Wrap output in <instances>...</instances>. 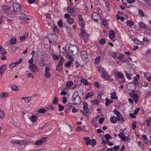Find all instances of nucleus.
Returning <instances> with one entry per match:
<instances>
[{
  "mask_svg": "<svg viewBox=\"0 0 151 151\" xmlns=\"http://www.w3.org/2000/svg\"><path fill=\"white\" fill-rule=\"evenodd\" d=\"M72 100L74 102L75 105L80 104L81 102V100L79 96L78 91L74 92L72 97Z\"/></svg>",
  "mask_w": 151,
  "mask_h": 151,
  "instance_id": "nucleus-1",
  "label": "nucleus"
},
{
  "mask_svg": "<svg viewBox=\"0 0 151 151\" xmlns=\"http://www.w3.org/2000/svg\"><path fill=\"white\" fill-rule=\"evenodd\" d=\"M92 18L93 20L95 22H98V21H99L100 22H101L99 15L97 12H93L92 14Z\"/></svg>",
  "mask_w": 151,
  "mask_h": 151,
  "instance_id": "nucleus-2",
  "label": "nucleus"
},
{
  "mask_svg": "<svg viewBox=\"0 0 151 151\" xmlns=\"http://www.w3.org/2000/svg\"><path fill=\"white\" fill-rule=\"evenodd\" d=\"M13 10L15 14H17L21 10V7L19 4L17 3H14L12 5Z\"/></svg>",
  "mask_w": 151,
  "mask_h": 151,
  "instance_id": "nucleus-3",
  "label": "nucleus"
},
{
  "mask_svg": "<svg viewBox=\"0 0 151 151\" xmlns=\"http://www.w3.org/2000/svg\"><path fill=\"white\" fill-rule=\"evenodd\" d=\"M81 35L82 36L83 39L85 42H86L88 40V38L89 37L88 34L85 31V30L83 29H81Z\"/></svg>",
  "mask_w": 151,
  "mask_h": 151,
  "instance_id": "nucleus-4",
  "label": "nucleus"
},
{
  "mask_svg": "<svg viewBox=\"0 0 151 151\" xmlns=\"http://www.w3.org/2000/svg\"><path fill=\"white\" fill-rule=\"evenodd\" d=\"M29 68L33 73L36 72L38 71V68L37 66L34 64L30 65Z\"/></svg>",
  "mask_w": 151,
  "mask_h": 151,
  "instance_id": "nucleus-5",
  "label": "nucleus"
},
{
  "mask_svg": "<svg viewBox=\"0 0 151 151\" xmlns=\"http://www.w3.org/2000/svg\"><path fill=\"white\" fill-rule=\"evenodd\" d=\"M81 57L83 60L88 59V55L87 52L85 50H82L80 52Z\"/></svg>",
  "mask_w": 151,
  "mask_h": 151,
  "instance_id": "nucleus-6",
  "label": "nucleus"
},
{
  "mask_svg": "<svg viewBox=\"0 0 151 151\" xmlns=\"http://www.w3.org/2000/svg\"><path fill=\"white\" fill-rule=\"evenodd\" d=\"M47 140L46 138H43L42 139L36 141L35 142V145L38 146L42 145L44 142H45Z\"/></svg>",
  "mask_w": 151,
  "mask_h": 151,
  "instance_id": "nucleus-7",
  "label": "nucleus"
},
{
  "mask_svg": "<svg viewBox=\"0 0 151 151\" xmlns=\"http://www.w3.org/2000/svg\"><path fill=\"white\" fill-rule=\"evenodd\" d=\"M50 68L48 67H46L45 69V76L47 78H49L51 76V75L50 73Z\"/></svg>",
  "mask_w": 151,
  "mask_h": 151,
  "instance_id": "nucleus-8",
  "label": "nucleus"
},
{
  "mask_svg": "<svg viewBox=\"0 0 151 151\" xmlns=\"http://www.w3.org/2000/svg\"><path fill=\"white\" fill-rule=\"evenodd\" d=\"M69 50L72 53L76 54L78 52L77 48V47L73 45L69 48Z\"/></svg>",
  "mask_w": 151,
  "mask_h": 151,
  "instance_id": "nucleus-9",
  "label": "nucleus"
},
{
  "mask_svg": "<svg viewBox=\"0 0 151 151\" xmlns=\"http://www.w3.org/2000/svg\"><path fill=\"white\" fill-rule=\"evenodd\" d=\"M101 76L106 80H108L110 79L109 76L107 75L106 71L101 74Z\"/></svg>",
  "mask_w": 151,
  "mask_h": 151,
  "instance_id": "nucleus-10",
  "label": "nucleus"
},
{
  "mask_svg": "<svg viewBox=\"0 0 151 151\" xmlns=\"http://www.w3.org/2000/svg\"><path fill=\"white\" fill-rule=\"evenodd\" d=\"M22 142L21 140H17L16 141H14L13 140L10 141V143L13 145H15L16 144L20 145H22Z\"/></svg>",
  "mask_w": 151,
  "mask_h": 151,
  "instance_id": "nucleus-11",
  "label": "nucleus"
},
{
  "mask_svg": "<svg viewBox=\"0 0 151 151\" xmlns=\"http://www.w3.org/2000/svg\"><path fill=\"white\" fill-rule=\"evenodd\" d=\"M139 78V75H137L134 77L133 82H131L130 83H132L135 85L138 81Z\"/></svg>",
  "mask_w": 151,
  "mask_h": 151,
  "instance_id": "nucleus-12",
  "label": "nucleus"
},
{
  "mask_svg": "<svg viewBox=\"0 0 151 151\" xmlns=\"http://www.w3.org/2000/svg\"><path fill=\"white\" fill-rule=\"evenodd\" d=\"M6 65H3L0 67V77L1 76L3 72L6 70Z\"/></svg>",
  "mask_w": 151,
  "mask_h": 151,
  "instance_id": "nucleus-13",
  "label": "nucleus"
},
{
  "mask_svg": "<svg viewBox=\"0 0 151 151\" xmlns=\"http://www.w3.org/2000/svg\"><path fill=\"white\" fill-rule=\"evenodd\" d=\"M79 25L82 28V29L84 27L85 23L84 21L83 20L82 18L81 17V18H80L79 19Z\"/></svg>",
  "mask_w": 151,
  "mask_h": 151,
  "instance_id": "nucleus-14",
  "label": "nucleus"
},
{
  "mask_svg": "<svg viewBox=\"0 0 151 151\" xmlns=\"http://www.w3.org/2000/svg\"><path fill=\"white\" fill-rule=\"evenodd\" d=\"M88 143V145L89 144L93 146H94L95 145H96V140L94 139H90Z\"/></svg>",
  "mask_w": 151,
  "mask_h": 151,
  "instance_id": "nucleus-15",
  "label": "nucleus"
},
{
  "mask_svg": "<svg viewBox=\"0 0 151 151\" xmlns=\"http://www.w3.org/2000/svg\"><path fill=\"white\" fill-rule=\"evenodd\" d=\"M19 18L23 19L24 21H26L27 19V17L23 14L20 13L19 14Z\"/></svg>",
  "mask_w": 151,
  "mask_h": 151,
  "instance_id": "nucleus-16",
  "label": "nucleus"
},
{
  "mask_svg": "<svg viewBox=\"0 0 151 151\" xmlns=\"http://www.w3.org/2000/svg\"><path fill=\"white\" fill-rule=\"evenodd\" d=\"M121 138V139L124 141H125L126 139L125 137L124 133L123 132V131L122 130V132H121L118 135Z\"/></svg>",
  "mask_w": 151,
  "mask_h": 151,
  "instance_id": "nucleus-17",
  "label": "nucleus"
},
{
  "mask_svg": "<svg viewBox=\"0 0 151 151\" xmlns=\"http://www.w3.org/2000/svg\"><path fill=\"white\" fill-rule=\"evenodd\" d=\"M110 121L113 124L116 123L118 120L117 117L115 116H112L110 118Z\"/></svg>",
  "mask_w": 151,
  "mask_h": 151,
  "instance_id": "nucleus-18",
  "label": "nucleus"
},
{
  "mask_svg": "<svg viewBox=\"0 0 151 151\" xmlns=\"http://www.w3.org/2000/svg\"><path fill=\"white\" fill-rule=\"evenodd\" d=\"M37 117L36 115H32L30 118V119L31 121L34 123L37 121Z\"/></svg>",
  "mask_w": 151,
  "mask_h": 151,
  "instance_id": "nucleus-19",
  "label": "nucleus"
},
{
  "mask_svg": "<svg viewBox=\"0 0 151 151\" xmlns=\"http://www.w3.org/2000/svg\"><path fill=\"white\" fill-rule=\"evenodd\" d=\"M91 102L93 104L96 105L98 106L99 105V101L98 99L92 100L91 101Z\"/></svg>",
  "mask_w": 151,
  "mask_h": 151,
  "instance_id": "nucleus-20",
  "label": "nucleus"
},
{
  "mask_svg": "<svg viewBox=\"0 0 151 151\" xmlns=\"http://www.w3.org/2000/svg\"><path fill=\"white\" fill-rule=\"evenodd\" d=\"M111 98L112 99H117L118 97L116 96V93L115 92H114L112 93H111Z\"/></svg>",
  "mask_w": 151,
  "mask_h": 151,
  "instance_id": "nucleus-21",
  "label": "nucleus"
},
{
  "mask_svg": "<svg viewBox=\"0 0 151 151\" xmlns=\"http://www.w3.org/2000/svg\"><path fill=\"white\" fill-rule=\"evenodd\" d=\"M0 53L2 55H5L6 53V51L2 46H0Z\"/></svg>",
  "mask_w": 151,
  "mask_h": 151,
  "instance_id": "nucleus-22",
  "label": "nucleus"
},
{
  "mask_svg": "<svg viewBox=\"0 0 151 151\" xmlns=\"http://www.w3.org/2000/svg\"><path fill=\"white\" fill-rule=\"evenodd\" d=\"M109 35V37L111 39H113L115 37V33L113 31H110Z\"/></svg>",
  "mask_w": 151,
  "mask_h": 151,
  "instance_id": "nucleus-23",
  "label": "nucleus"
},
{
  "mask_svg": "<svg viewBox=\"0 0 151 151\" xmlns=\"http://www.w3.org/2000/svg\"><path fill=\"white\" fill-rule=\"evenodd\" d=\"M8 95V93L6 92H3L0 94V98L2 99L7 97Z\"/></svg>",
  "mask_w": 151,
  "mask_h": 151,
  "instance_id": "nucleus-24",
  "label": "nucleus"
},
{
  "mask_svg": "<svg viewBox=\"0 0 151 151\" xmlns=\"http://www.w3.org/2000/svg\"><path fill=\"white\" fill-rule=\"evenodd\" d=\"M106 103L105 105L106 106H108L109 104L113 102V101L109 100L107 98L105 99Z\"/></svg>",
  "mask_w": 151,
  "mask_h": 151,
  "instance_id": "nucleus-25",
  "label": "nucleus"
},
{
  "mask_svg": "<svg viewBox=\"0 0 151 151\" xmlns=\"http://www.w3.org/2000/svg\"><path fill=\"white\" fill-rule=\"evenodd\" d=\"M51 40H52L53 42H55L57 40V37L55 35L53 34L51 35Z\"/></svg>",
  "mask_w": 151,
  "mask_h": 151,
  "instance_id": "nucleus-26",
  "label": "nucleus"
},
{
  "mask_svg": "<svg viewBox=\"0 0 151 151\" xmlns=\"http://www.w3.org/2000/svg\"><path fill=\"white\" fill-rule=\"evenodd\" d=\"M101 58L100 56H99L96 57L95 60V63L96 64L98 65L100 61Z\"/></svg>",
  "mask_w": 151,
  "mask_h": 151,
  "instance_id": "nucleus-27",
  "label": "nucleus"
},
{
  "mask_svg": "<svg viewBox=\"0 0 151 151\" xmlns=\"http://www.w3.org/2000/svg\"><path fill=\"white\" fill-rule=\"evenodd\" d=\"M134 24V22L131 20H128L127 22V24L130 27H131Z\"/></svg>",
  "mask_w": 151,
  "mask_h": 151,
  "instance_id": "nucleus-28",
  "label": "nucleus"
},
{
  "mask_svg": "<svg viewBox=\"0 0 151 151\" xmlns=\"http://www.w3.org/2000/svg\"><path fill=\"white\" fill-rule=\"evenodd\" d=\"M12 89L16 91H17L19 90L17 86L15 85H14L12 86Z\"/></svg>",
  "mask_w": 151,
  "mask_h": 151,
  "instance_id": "nucleus-29",
  "label": "nucleus"
},
{
  "mask_svg": "<svg viewBox=\"0 0 151 151\" xmlns=\"http://www.w3.org/2000/svg\"><path fill=\"white\" fill-rule=\"evenodd\" d=\"M139 27L141 28L145 29V25L142 22H140L139 23Z\"/></svg>",
  "mask_w": 151,
  "mask_h": 151,
  "instance_id": "nucleus-30",
  "label": "nucleus"
},
{
  "mask_svg": "<svg viewBox=\"0 0 151 151\" xmlns=\"http://www.w3.org/2000/svg\"><path fill=\"white\" fill-rule=\"evenodd\" d=\"M81 82L86 85H87L88 84V82L84 78L81 79Z\"/></svg>",
  "mask_w": 151,
  "mask_h": 151,
  "instance_id": "nucleus-31",
  "label": "nucleus"
},
{
  "mask_svg": "<svg viewBox=\"0 0 151 151\" xmlns=\"http://www.w3.org/2000/svg\"><path fill=\"white\" fill-rule=\"evenodd\" d=\"M94 94V93L93 92L88 93L85 97V99H88V98L90 96H93Z\"/></svg>",
  "mask_w": 151,
  "mask_h": 151,
  "instance_id": "nucleus-32",
  "label": "nucleus"
},
{
  "mask_svg": "<svg viewBox=\"0 0 151 151\" xmlns=\"http://www.w3.org/2000/svg\"><path fill=\"white\" fill-rule=\"evenodd\" d=\"M98 70L101 73H103V72H104L106 71V70H105L104 68L101 67H100L98 68Z\"/></svg>",
  "mask_w": 151,
  "mask_h": 151,
  "instance_id": "nucleus-33",
  "label": "nucleus"
},
{
  "mask_svg": "<svg viewBox=\"0 0 151 151\" xmlns=\"http://www.w3.org/2000/svg\"><path fill=\"white\" fill-rule=\"evenodd\" d=\"M21 141L22 142V145L23 144L24 145L28 144L29 143V142L27 140H21Z\"/></svg>",
  "mask_w": 151,
  "mask_h": 151,
  "instance_id": "nucleus-34",
  "label": "nucleus"
},
{
  "mask_svg": "<svg viewBox=\"0 0 151 151\" xmlns=\"http://www.w3.org/2000/svg\"><path fill=\"white\" fill-rule=\"evenodd\" d=\"M133 100L136 103H137L138 99V96L137 95H133Z\"/></svg>",
  "mask_w": 151,
  "mask_h": 151,
  "instance_id": "nucleus-35",
  "label": "nucleus"
},
{
  "mask_svg": "<svg viewBox=\"0 0 151 151\" xmlns=\"http://www.w3.org/2000/svg\"><path fill=\"white\" fill-rule=\"evenodd\" d=\"M80 111L81 112L83 113L84 115L87 116H88L89 115V113L87 111L82 110H81Z\"/></svg>",
  "mask_w": 151,
  "mask_h": 151,
  "instance_id": "nucleus-36",
  "label": "nucleus"
},
{
  "mask_svg": "<svg viewBox=\"0 0 151 151\" xmlns=\"http://www.w3.org/2000/svg\"><path fill=\"white\" fill-rule=\"evenodd\" d=\"M16 39L13 38L11 39L10 42L11 44L13 45L16 43Z\"/></svg>",
  "mask_w": 151,
  "mask_h": 151,
  "instance_id": "nucleus-37",
  "label": "nucleus"
},
{
  "mask_svg": "<svg viewBox=\"0 0 151 151\" xmlns=\"http://www.w3.org/2000/svg\"><path fill=\"white\" fill-rule=\"evenodd\" d=\"M46 110L44 108L39 109L38 110V112L39 113H43L46 111Z\"/></svg>",
  "mask_w": 151,
  "mask_h": 151,
  "instance_id": "nucleus-38",
  "label": "nucleus"
},
{
  "mask_svg": "<svg viewBox=\"0 0 151 151\" xmlns=\"http://www.w3.org/2000/svg\"><path fill=\"white\" fill-rule=\"evenodd\" d=\"M73 84V82L72 81H68L67 82L66 86L67 87H70Z\"/></svg>",
  "mask_w": 151,
  "mask_h": 151,
  "instance_id": "nucleus-39",
  "label": "nucleus"
},
{
  "mask_svg": "<svg viewBox=\"0 0 151 151\" xmlns=\"http://www.w3.org/2000/svg\"><path fill=\"white\" fill-rule=\"evenodd\" d=\"M83 109L84 110H87L88 108V104L87 103L84 102H83Z\"/></svg>",
  "mask_w": 151,
  "mask_h": 151,
  "instance_id": "nucleus-40",
  "label": "nucleus"
},
{
  "mask_svg": "<svg viewBox=\"0 0 151 151\" xmlns=\"http://www.w3.org/2000/svg\"><path fill=\"white\" fill-rule=\"evenodd\" d=\"M105 137L106 140L111 139V136L109 134H106L105 135Z\"/></svg>",
  "mask_w": 151,
  "mask_h": 151,
  "instance_id": "nucleus-41",
  "label": "nucleus"
},
{
  "mask_svg": "<svg viewBox=\"0 0 151 151\" xmlns=\"http://www.w3.org/2000/svg\"><path fill=\"white\" fill-rule=\"evenodd\" d=\"M63 21L62 20L60 19L59 20L58 22V24L59 27H63Z\"/></svg>",
  "mask_w": 151,
  "mask_h": 151,
  "instance_id": "nucleus-42",
  "label": "nucleus"
},
{
  "mask_svg": "<svg viewBox=\"0 0 151 151\" xmlns=\"http://www.w3.org/2000/svg\"><path fill=\"white\" fill-rule=\"evenodd\" d=\"M68 23L70 24H72L73 22V20L72 18H69L67 20Z\"/></svg>",
  "mask_w": 151,
  "mask_h": 151,
  "instance_id": "nucleus-43",
  "label": "nucleus"
},
{
  "mask_svg": "<svg viewBox=\"0 0 151 151\" xmlns=\"http://www.w3.org/2000/svg\"><path fill=\"white\" fill-rule=\"evenodd\" d=\"M125 75L126 78L129 80H130L131 79V76H132V74H128L127 72H126L125 73Z\"/></svg>",
  "mask_w": 151,
  "mask_h": 151,
  "instance_id": "nucleus-44",
  "label": "nucleus"
},
{
  "mask_svg": "<svg viewBox=\"0 0 151 151\" xmlns=\"http://www.w3.org/2000/svg\"><path fill=\"white\" fill-rule=\"evenodd\" d=\"M132 60V59L128 57L127 58V59L123 60V63H124V62H129L130 61H131Z\"/></svg>",
  "mask_w": 151,
  "mask_h": 151,
  "instance_id": "nucleus-45",
  "label": "nucleus"
},
{
  "mask_svg": "<svg viewBox=\"0 0 151 151\" xmlns=\"http://www.w3.org/2000/svg\"><path fill=\"white\" fill-rule=\"evenodd\" d=\"M4 116V112L0 109V118L1 119H3Z\"/></svg>",
  "mask_w": 151,
  "mask_h": 151,
  "instance_id": "nucleus-46",
  "label": "nucleus"
},
{
  "mask_svg": "<svg viewBox=\"0 0 151 151\" xmlns=\"http://www.w3.org/2000/svg\"><path fill=\"white\" fill-rule=\"evenodd\" d=\"M114 112L115 114L117 116V117L121 115L119 111H117L116 109L114 110Z\"/></svg>",
  "mask_w": 151,
  "mask_h": 151,
  "instance_id": "nucleus-47",
  "label": "nucleus"
},
{
  "mask_svg": "<svg viewBox=\"0 0 151 151\" xmlns=\"http://www.w3.org/2000/svg\"><path fill=\"white\" fill-rule=\"evenodd\" d=\"M111 55L112 57L114 58H115L117 56V53L116 52H112L111 53Z\"/></svg>",
  "mask_w": 151,
  "mask_h": 151,
  "instance_id": "nucleus-48",
  "label": "nucleus"
},
{
  "mask_svg": "<svg viewBox=\"0 0 151 151\" xmlns=\"http://www.w3.org/2000/svg\"><path fill=\"white\" fill-rule=\"evenodd\" d=\"M59 110L60 111H61L63 110L64 109V106L61 105L60 104H59L58 105Z\"/></svg>",
  "mask_w": 151,
  "mask_h": 151,
  "instance_id": "nucleus-49",
  "label": "nucleus"
},
{
  "mask_svg": "<svg viewBox=\"0 0 151 151\" xmlns=\"http://www.w3.org/2000/svg\"><path fill=\"white\" fill-rule=\"evenodd\" d=\"M58 98L56 97H55V99L53 102V103L54 104L57 105L58 104Z\"/></svg>",
  "mask_w": 151,
  "mask_h": 151,
  "instance_id": "nucleus-50",
  "label": "nucleus"
},
{
  "mask_svg": "<svg viewBox=\"0 0 151 151\" xmlns=\"http://www.w3.org/2000/svg\"><path fill=\"white\" fill-rule=\"evenodd\" d=\"M117 76L120 78H124L123 74L121 72H118L117 73Z\"/></svg>",
  "mask_w": 151,
  "mask_h": 151,
  "instance_id": "nucleus-51",
  "label": "nucleus"
},
{
  "mask_svg": "<svg viewBox=\"0 0 151 151\" xmlns=\"http://www.w3.org/2000/svg\"><path fill=\"white\" fill-rule=\"evenodd\" d=\"M72 63V62L70 61H68L66 62L65 64V66L66 67H69L71 63Z\"/></svg>",
  "mask_w": 151,
  "mask_h": 151,
  "instance_id": "nucleus-52",
  "label": "nucleus"
},
{
  "mask_svg": "<svg viewBox=\"0 0 151 151\" xmlns=\"http://www.w3.org/2000/svg\"><path fill=\"white\" fill-rule=\"evenodd\" d=\"M124 54H120L119 55L118 57H117V59L118 60H121L124 57Z\"/></svg>",
  "mask_w": 151,
  "mask_h": 151,
  "instance_id": "nucleus-53",
  "label": "nucleus"
},
{
  "mask_svg": "<svg viewBox=\"0 0 151 151\" xmlns=\"http://www.w3.org/2000/svg\"><path fill=\"white\" fill-rule=\"evenodd\" d=\"M138 13L142 17H144L145 16L144 15V13L143 12V11L141 9H139L138 10Z\"/></svg>",
  "mask_w": 151,
  "mask_h": 151,
  "instance_id": "nucleus-54",
  "label": "nucleus"
},
{
  "mask_svg": "<svg viewBox=\"0 0 151 151\" xmlns=\"http://www.w3.org/2000/svg\"><path fill=\"white\" fill-rule=\"evenodd\" d=\"M83 139L86 141V144L87 145H88V142L89 139V137H84Z\"/></svg>",
  "mask_w": 151,
  "mask_h": 151,
  "instance_id": "nucleus-55",
  "label": "nucleus"
},
{
  "mask_svg": "<svg viewBox=\"0 0 151 151\" xmlns=\"http://www.w3.org/2000/svg\"><path fill=\"white\" fill-rule=\"evenodd\" d=\"M66 57L68 59H69L70 60H73V57L71 55H68L66 56Z\"/></svg>",
  "mask_w": 151,
  "mask_h": 151,
  "instance_id": "nucleus-56",
  "label": "nucleus"
},
{
  "mask_svg": "<svg viewBox=\"0 0 151 151\" xmlns=\"http://www.w3.org/2000/svg\"><path fill=\"white\" fill-rule=\"evenodd\" d=\"M118 117V121L121 120L122 121H124L123 117L122 116L121 114L120 115H119V116L117 117Z\"/></svg>",
  "mask_w": 151,
  "mask_h": 151,
  "instance_id": "nucleus-57",
  "label": "nucleus"
},
{
  "mask_svg": "<svg viewBox=\"0 0 151 151\" xmlns=\"http://www.w3.org/2000/svg\"><path fill=\"white\" fill-rule=\"evenodd\" d=\"M133 41L134 43H136L137 44L139 45L141 44V42L139 41L136 39H134Z\"/></svg>",
  "mask_w": 151,
  "mask_h": 151,
  "instance_id": "nucleus-58",
  "label": "nucleus"
},
{
  "mask_svg": "<svg viewBox=\"0 0 151 151\" xmlns=\"http://www.w3.org/2000/svg\"><path fill=\"white\" fill-rule=\"evenodd\" d=\"M105 119L104 117H102L100 118L99 119V124H102L103 122H104V120Z\"/></svg>",
  "mask_w": 151,
  "mask_h": 151,
  "instance_id": "nucleus-59",
  "label": "nucleus"
},
{
  "mask_svg": "<svg viewBox=\"0 0 151 151\" xmlns=\"http://www.w3.org/2000/svg\"><path fill=\"white\" fill-rule=\"evenodd\" d=\"M68 11L69 13H70L73 12L74 10L73 9H72L70 7H68Z\"/></svg>",
  "mask_w": 151,
  "mask_h": 151,
  "instance_id": "nucleus-60",
  "label": "nucleus"
},
{
  "mask_svg": "<svg viewBox=\"0 0 151 151\" xmlns=\"http://www.w3.org/2000/svg\"><path fill=\"white\" fill-rule=\"evenodd\" d=\"M105 39L104 38L102 39L101 40V41L100 42V44L101 45H103L105 44Z\"/></svg>",
  "mask_w": 151,
  "mask_h": 151,
  "instance_id": "nucleus-61",
  "label": "nucleus"
},
{
  "mask_svg": "<svg viewBox=\"0 0 151 151\" xmlns=\"http://www.w3.org/2000/svg\"><path fill=\"white\" fill-rule=\"evenodd\" d=\"M119 146H115L113 147V150H114L115 151H117L119 148Z\"/></svg>",
  "mask_w": 151,
  "mask_h": 151,
  "instance_id": "nucleus-62",
  "label": "nucleus"
},
{
  "mask_svg": "<svg viewBox=\"0 0 151 151\" xmlns=\"http://www.w3.org/2000/svg\"><path fill=\"white\" fill-rule=\"evenodd\" d=\"M102 94V93L101 92H100L99 91H98V98L99 99H101V95Z\"/></svg>",
  "mask_w": 151,
  "mask_h": 151,
  "instance_id": "nucleus-63",
  "label": "nucleus"
},
{
  "mask_svg": "<svg viewBox=\"0 0 151 151\" xmlns=\"http://www.w3.org/2000/svg\"><path fill=\"white\" fill-rule=\"evenodd\" d=\"M67 101V99L65 96H63V98L62 102L64 104H65Z\"/></svg>",
  "mask_w": 151,
  "mask_h": 151,
  "instance_id": "nucleus-64",
  "label": "nucleus"
}]
</instances>
